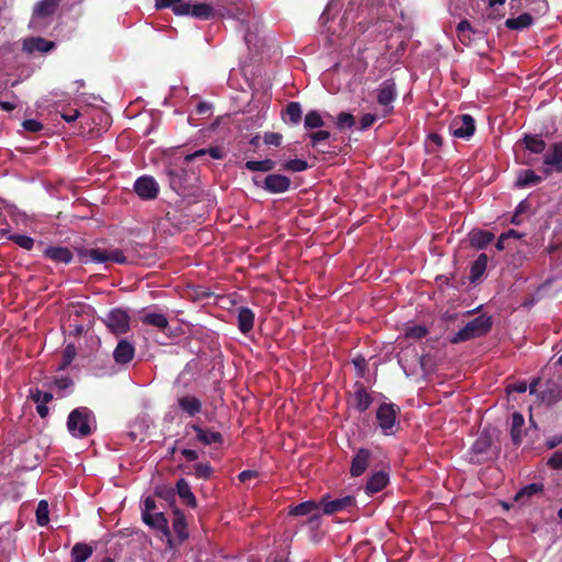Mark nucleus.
Instances as JSON below:
<instances>
[{"label": "nucleus", "instance_id": "f257e3e1", "mask_svg": "<svg viewBox=\"0 0 562 562\" xmlns=\"http://www.w3.org/2000/svg\"><path fill=\"white\" fill-rule=\"evenodd\" d=\"M95 428V418L93 412L80 406L70 412L67 419V429L75 438H86L90 436Z\"/></svg>", "mask_w": 562, "mask_h": 562}, {"label": "nucleus", "instance_id": "f03ea898", "mask_svg": "<svg viewBox=\"0 0 562 562\" xmlns=\"http://www.w3.org/2000/svg\"><path fill=\"white\" fill-rule=\"evenodd\" d=\"M76 254L78 256V261L82 265H87L90 262L93 263H106V262H115L123 265L126 262V257L123 251L119 248L114 249H102V248H85L77 247Z\"/></svg>", "mask_w": 562, "mask_h": 562}, {"label": "nucleus", "instance_id": "7ed1b4c3", "mask_svg": "<svg viewBox=\"0 0 562 562\" xmlns=\"http://www.w3.org/2000/svg\"><path fill=\"white\" fill-rule=\"evenodd\" d=\"M492 317L485 314L473 318L464 327L458 330L450 339L452 344H459L487 334L492 328Z\"/></svg>", "mask_w": 562, "mask_h": 562}, {"label": "nucleus", "instance_id": "20e7f679", "mask_svg": "<svg viewBox=\"0 0 562 562\" xmlns=\"http://www.w3.org/2000/svg\"><path fill=\"white\" fill-rule=\"evenodd\" d=\"M373 403V395L363 383L357 381L348 395V404L358 413H364Z\"/></svg>", "mask_w": 562, "mask_h": 562}, {"label": "nucleus", "instance_id": "39448f33", "mask_svg": "<svg viewBox=\"0 0 562 562\" xmlns=\"http://www.w3.org/2000/svg\"><path fill=\"white\" fill-rule=\"evenodd\" d=\"M103 322L114 335H123L130 330V315L122 308L111 310Z\"/></svg>", "mask_w": 562, "mask_h": 562}, {"label": "nucleus", "instance_id": "423d86ee", "mask_svg": "<svg viewBox=\"0 0 562 562\" xmlns=\"http://www.w3.org/2000/svg\"><path fill=\"white\" fill-rule=\"evenodd\" d=\"M400 407L393 403H382L375 414L379 427L385 435L393 434L392 428L396 423V416Z\"/></svg>", "mask_w": 562, "mask_h": 562}, {"label": "nucleus", "instance_id": "0eeeda50", "mask_svg": "<svg viewBox=\"0 0 562 562\" xmlns=\"http://www.w3.org/2000/svg\"><path fill=\"white\" fill-rule=\"evenodd\" d=\"M452 136L469 139L475 132V120L470 114L457 115L449 124Z\"/></svg>", "mask_w": 562, "mask_h": 562}, {"label": "nucleus", "instance_id": "6e6552de", "mask_svg": "<svg viewBox=\"0 0 562 562\" xmlns=\"http://www.w3.org/2000/svg\"><path fill=\"white\" fill-rule=\"evenodd\" d=\"M397 97L396 83L393 79L384 80L376 89V101L384 108V115L393 111V101Z\"/></svg>", "mask_w": 562, "mask_h": 562}, {"label": "nucleus", "instance_id": "1a4fd4ad", "mask_svg": "<svg viewBox=\"0 0 562 562\" xmlns=\"http://www.w3.org/2000/svg\"><path fill=\"white\" fill-rule=\"evenodd\" d=\"M223 15L237 20L245 26L247 33L250 31L251 21L256 18L251 5L246 2L235 3L226 8Z\"/></svg>", "mask_w": 562, "mask_h": 562}, {"label": "nucleus", "instance_id": "9d476101", "mask_svg": "<svg viewBox=\"0 0 562 562\" xmlns=\"http://www.w3.org/2000/svg\"><path fill=\"white\" fill-rule=\"evenodd\" d=\"M254 182L257 187H261L267 192L273 194L284 193L290 189L291 186L290 178L279 173L268 175L265 178L262 184H260L256 178H254Z\"/></svg>", "mask_w": 562, "mask_h": 562}, {"label": "nucleus", "instance_id": "9b49d317", "mask_svg": "<svg viewBox=\"0 0 562 562\" xmlns=\"http://www.w3.org/2000/svg\"><path fill=\"white\" fill-rule=\"evenodd\" d=\"M134 191L142 200H155L159 193V184L154 177L142 176L134 182Z\"/></svg>", "mask_w": 562, "mask_h": 562}, {"label": "nucleus", "instance_id": "f8f14e48", "mask_svg": "<svg viewBox=\"0 0 562 562\" xmlns=\"http://www.w3.org/2000/svg\"><path fill=\"white\" fill-rule=\"evenodd\" d=\"M543 172L549 176L552 170L562 173V142L551 145L543 157Z\"/></svg>", "mask_w": 562, "mask_h": 562}, {"label": "nucleus", "instance_id": "ddd939ff", "mask_svg": "<svg viewBox=\"0 0 562 562\" xmlns=\"http://www.w3.org/2000/svg\"><path fill=\"white\" fill-rule=\"evenodd\" d=\"M319 504L323 505V513L325 515H333L339 512L350 510V508L355 507L356 505V498L351 495H347L329 501L328 496L326 495L322 497Z\"/></svg>", "mask_w": 562, "mask_h": 562}, {"label": "nucleus", "instance_id": "4468645a", "mask_svg": "<svg viewBox=\"0 0 562 562\" xmlns=\"http://www.w3.org/2000/svg\"><path fill=\"white\" fill-rule=\"evenodd\" d=\"M187 429H192L196 435V441L201 442L204 446H222L224 442L223 435L220 431L203 428L198 424H189L187 425Z\"/></svg>", "mask_w": 562, "mask_h": 562}, {"label": "nucleus", "instance_id": "2eb2a0df", "mask_svg": "<svg viewBox=\"0 0 562 562\" xmlns=\"http://www.w3.org/2000/svg\"><path fill=\"white\" fill-rule=\"evenodd\" d=\"M371 460V451L364 448H360L357 450L356 454L352 458L350 474L353 477H358L362 475L370 463Z\"/></svg>", "mask_w": 562, "mask_h": 562}, {"label": "nucleus", "instance_id": "dca6fc26", "mask_svg": "<svg viewBox=\"0 0 562 562\" xmlns=\"http://www.w3.org/2000/svg\"><path fill=\"white\" fill-rule=\"evenodd\" d=\"M56 47L55 42L48 41L44 37H27L23 41V50L33 54L35 52L38 53H48Z\"/></svg>", "mask_w": 562, "mask_h": 562}, {"label": "nucleus", "instance_id": "f3484780", "mask_svg": "<svg viewBox=\"0 0 562 562\" xmlns=\"http://www.w3.org/2000/svg\"><path fill=\"white\" fill-rule=\"evenodd\" d=\"M187 11L179 13V15H191L194 19L206 21L215 16L214 8L207 3H194L187 2Z\"/></svg>", "mask_w": 562, "mask_h": 562}, {"label": "nucleus", "instance_id": "a211bd4d", "mask_svg": "<svg viewBox=\"0 0 562 562\" xmlns=\"http://www.w3.org/2000/svg\"><path fill=\"white\" fill-rule=\"evenodd\" d=\"M179 409L190 417H194L202 412V402L194 395H183L177 398Z\"/></svg>", "mask_w": 562, "mask_h": 562}, {"label": "nucleus", "instance_id": "6ab92c4d", "mask_svg": "<svg viewBox=\"0 0 562 562\" xmlns=\"http://www.w3.org/2000/svg\"><path fill=\"white\" fill-rule=\"evenodd\" d=\"M539 397L548 405L555 404L562 400V386L553 380L546 382L543 390L539 393Z\"/></svg>", "mask_w": 562, "mask_h": 562}, {"label": "nucleus", "instance_id": "aec40b11", "mask_svg": "<svg viewBox=\"0 0 562 562\" xmlns=\"http://www.w3.org/2000/svg\"><path fill=\"white\" fill-rule=\"evenodd\" d=\"M135 355V347L126 339H122L116 345L113 351V358L119 364H126L131 362Z\"/></svg>", "mask_w": 562, "mask_h": 562}, {"label": "nucleus", "instance_id": "412c9836", "mask_svg": "<svg viewBox=\"0 0 562 562\" xmlns=\"http://www.w3.org/2000/svg\"><path fill=\"white\" fill-rule=\"evenodd\" d=\"M43 255L45 258L50 259L56 263L68 265L72 261L74 255L67 248L63 246H50L44 249Z\"/></svg>", "mask_w": 562, "mask_h": 562}, {"label": "nucleus", "instance_id": "4be33fe9", "mask_svg": "<svg viewBox=\"0 0 562 562\" xmlns=\"http://www.w3.org/2000/svg\"><path fill=\"white\" fill-rule=\"evenodd\" d=\"M494 234L484 229H473L469 233V243L472 248L484 249L494 239Z\"/></svg>", "mask_w": 562, "mask_h": 562}, {"label": "nucleus", "instance_id": "5701e85b", "mask_svg": "<svg viewBox=\"0 0 562 562\" xmlns=\"http://www.w3.org/2000/svg\"><path fill=\"white\" fill-rule=\"evenodd\" d=\"M389 483V474L384 471L373 473L367 481L366 493L373 495L381 492Z\"/></svg>", "mask_w": 562, "mask_h": 562}, {"label": "nucleus", "instance_id": "b1692460", "mask_svg": "<svg viewBox=\"0 0 562 562\" xmlns=\"http://www.w3.org/2000/svg\"><path fill=\"white\" fill-rule=\"evenodd\" d=\"M143 521L151 528L161 531L166 536L170 535L168 520L161 512H156L151 515L143 514Z\"/></svg>", "mask_w": 562, "mask_h": 562}, {"label": "nucleus", "instance_id": "393cba45", "mask_svg": "<svg viewBox=\"0 0 562 562\" xmlns=\"http://www.w3.org/2000/svg\"><path fill=\"white\" fill-rule=\"evenodd\" d=\"M255 323V313L246 306H241L237 314V326L240 333L248 334L252 330Z\"/></svg>", "mask_w": 562, "mask_h": 562}, {"label": "nucleus", "instance_id": "a878e982", "mask_svg": "<svg viewBox=\"0 0 562 562\" xmlns=\"http://www.w3.org/2000/svg\"><path fill=\"white\" fill-rule=\"evenodd\" d=\"M60 0H41L33 10V19H46L55 13Z\"/></svg>", "mask_w": 562, "mask_h": 562}, {"label": "nucleus", "instance_id": "bb28decb", "mask_svg": "<svg viewBox=\"0 0 562 562\" xmlns=\"http://www.w3.org/2000/svg\"><path fill=\"white\" fill-rule=\"evenodd\" d=\"M176 490L179 497L191 508L196 507V498L191 491L189 483L184 479H179L176 483Z\"/></svg>", "mask_w": 562, "mask_h": 562}, {"label": "nucleus", "instance_id": "cd10ccee", "mask_svg": "<svg viewBox=\"0 0 562 562\" xmlns=\"http://www.w3.org/2000/svg\"><path fill=\"white\" fill-rule=\"evenodd\" d=\"M488 262L486 254H480L476 260L471 265L469 280L471 283H476L484 274Z\"/></svg>", "mask_w": 562, "mask_h": 562}, {"label": "nucleus", "instance_id": "c85d7f7f", "mask_svg": "<svg viewBox=\"0 0 562 562\" xmlns=\"http://www.w3.org/2000/svg\"><path fill=\"white\" fill-rule=\"evenodd\" d=\"M524 425H525L524 416L518 412L513 413L510 437H512V441L515 446H519L522 441Z\"/></svg>", "mask_w": 562, "mask_h": 562}, {"label": "nucleus", "instance_id": "c756f323", "mask_svg": "<svg viewBox=\"0 0 562 562\" xmlns=\"http://www.w3.org/2000/svg\"><path fill=\"white\" fill-rule=\"evenodd\" d=\"M319 503H316L315 501H306L302 502L297 505H293L289 507V515L293 517L297 516H310L314 512L319 509Z\"/></svg>", "mask_w": 562, "mask_h": 562}, {"label": "nucleus", "instance_id": "7c9ffc66", "mask_svg": "<svg viewBox=\"0 0 562 562\" xmlns=\"http://www.w3.org/2000/svg\"><path fill=\"white\" fill-rule=\"evenodd\" d=\"M521 142L525 148L533 154H541L546 150L547 144L540 135L526 134Z\"/></svg>", "mask_w": 562, "mask_h": 562}, {"label": "nucleus", "instance_id": "2f4dec72", "mask_svg": "<svg viewBox=\"0 0 562 562\" xmlns=\"http://www.w3.org/2000/svg\"><path fill=\"white\" fill-rule=\"evenodd\" d=\"M544 485L541 483H531L520 488L515 495V501L519 503H526L533 495L542 493Z\"/></svg>", "mask_w": 562, "mask_h": 562}, {"label": "nucleus", "instance_id": "473e14b6", "mask_svg": "<svg viewBox=\"0 0 562 562\" xmlns=\"http://www.w3.org/2000/svg\"><path fill=\"white\" fill-rule=\"evenodd\" d=\"M224 155H225L224 150L221 147L212 146L209 148H202V149L195 150L194 153L187 155L184 157V160L189 162L196 158H202L205 156H210L213 159H222V158H224Z\"/></svg>", "mask_w": 562, "mask_h": 562}, {"label": "nucleus", "instance_id": "72a5a7b5", "mask_svg": "<svg viewBox=\"0 0 562 562\" xmlns=\"http://www.w3.org/2000/svg\"><path fill=\"white\" fill-rule=\"evenodd\" d=\"M533 18L529 13H521L517 18H509L505 21V26L509 30L520 31L531 26Z\"/></svg>", "mask_w": 562, "mask_h": 562}, {"label": "nucleus", "instance_id": "f704fd0d", "mask_svg": "<svg viewBox=\"0 0 562 562\" xmlns=\"http://www.w3.org/2000/svg\"><path fill=\"white\" fill-rule=\"evenodd\" d=\"M283 120L292 125H297L302 120V108L299 102H290L284 110Z\"/></svg>", "mask_w": 562, "mask_h": 562}, {"label": "nucleus", "instance_id": "c9c22d12", "mask_svg": "<svg viewBox=\"0 0 562 562\" xmlns=\"http://www.w3.org/2000/svg\"><path fill=\"white\" fill-rule=\"evenodd\" d=\"M142 323L165 330L169 326L168 318L161 313H147L140 318Z\"/></svg>", "mask_w": 562, "mask_h": 562}, {"label": "nucleus", "instance_id": "e433bc0d", "mask_svg": "<svg viewBox=\"0 0 562 562\" xmlns=\"http://www.w3.org/2000/svg\"><path fill=\"white\" fill-rule=\"evenodd\" d=\"M93 553V548L83 542H77L71 549L72 562H86Z\"/></svg>", "mask_w": 562, "mask_h": 562}, {"label": "nucleus", "instance_id": "4c0bfd02", "mask_svg": "<svg viewBox=\"0 0 562 562\" xmlns=\"http://www.w3.org/2000/svg\"><path fill=\"white\" fill-rule=\"evenodd\" d=\"M542 181V178L535 173V171L527 169L521 170L518 175V178L516 180V187L518 188H526L531 187L540 183Z\"/></svg>", "mask_w": 562, "mask_h": 562}, {"label": "nucleus", "instance_id": "58836bf2", "mask_svg": "<svg viewBox=\"0 0 562 562\" xmlns=\"http://www.w3.org/2000/svg\"><path fill=\"white\" fill-rule=\"evenodd\" d=\"M186 473L187 474H192L196 479L207 481V480H210L213 476L214 469L207 462H205V463L200 462V463H195L192 467V470L187 471Z\"/></svg>", "mask_w": 562, "mask_h": 562}, {"label": "nucleus", "instance_id": "ea45409f", "mask_svg": "<svg viewBox=\"0 0 562 562\" xmlns=\"http://www.w3.org/2000/svg\"><path fill=\"white\" fill-rule=\"evenodd\" d=\"M155 7L157 9L170 8L176 15L186 12L188 9L187 2L183 0H156Z\"/></svg>", "mask_w": 562, "mask_h": 562}, {"label": "nucleus", "instance_id": "a19ab883", "mask_svg": "<svg viewBox=\"0 0 562 562\" xmlns=\"http://www.w3.org/2000/svg\"><path fill=\"white\" fill-rule=\"evenodd\" d=\"M172 527L179 539L184 540L188 537L186 518L179 509L175 510Z\"/></svg>", "mask_w": 562, "mask_h": 562}, {"label": "nucleus", "instance_id": "79ce46f5", "mask_svg": "<svg viewBox=\"0 0 562 562\" xmlns=\"http://www.w3.org/2000/svg\"><path fill=\"white\" fill-rule=\"evenodd\" d=\"M276 167V162L272 159L263 160H248L245 164V168L250 171H271Z\"/></svg>", "mask_w": 562, "mask_h": 562}, {"label": "nucleus", "instance_id": "37998d69", "mask_svg": "<svg viewBox=\"0 0 562 562\" xmlns=\"http://www.w3.org/2000/svg\"><path fill=\"white\" fill-rule=\"evenodd\" d=\"M325 125L323 116L316 110H311L306 113L304 117V127L306 130L319 128Z\"/></svg>", "mask_w": 562, "mask_h": 562}, {"label": "nucleus", "instance_id": "c03bdc74", "mask_svg": "<svg viewBox=\"0 0 562 562\" xmlns=\"http://www.w3.org/2000/svg\"><path fill=\"white\" fill-rule=\"evenodd\" d=\"M183 170H169L168 178L169 184L173 191L177 193H181L184 189L183 187Z\"/></svg>", "mask_w": 562, "mask_h": 562}, {"label": "nucleus", "instance_id": "a18cd8bd", "mask_svg": "<svg viewBox=\"0 0 562 562\" xmlns=\"http://www.w3.org/2000/svg\"><path fill=\"white\" fill-rule=\"evenodd\" d=\"M356 125V117L349 112H340L336 117V127L339 131L352 128Z\"/></svg>", "mask_w": 562, "mask_h": 562}, {"label": "nucleus", "instance_id": "49530a36", "mask_svg": "<svg viewBox=\"0 0 562 562\" xmlns=\"http://www.w3.org/2000/svg\"><path fill=\"white\" fill-rule=\"evenodd\" d=\"M492 445V440L488 435L482 434L474 441L472 446V451L477 454L486 453Z\"/></svg>", "mask_w": 562, "mask_h": 562}, {"label": "nucleus", "instance_id": "de8ad7c7", "mask_svg": "<svg viewBox=\"0 0 562 562\" xmlns=\"http://www.w3.org/2000/svg\"><path fill=\"white\" fill-rule=\"evenodd\" d=\"M35 515H36V522L40 525V526H46L49 521V509H48V503L44 499H42L38 504H37V508H36V512H35Z\"/></svg>", "mask_w": 562, "mask_h": 562}, {"label": "nucleus", "instance_id": "09e8293b", "mask_svg": "<svg viewBox=\"0 0 562 562\" xmlns=\"http://www.w3.org/2000/svg\"><path fill=\"white\" fill-rule=\"evenodd\" d=\"M308 167L310 166L306 160L299 159V158L290 159L282 165V169L292 171V172H301V171L306 170Z\"/></svg>", "mask_w": 562, "mask_h": 562}, {"label": "nucleus", "instance_id": "8fccbe9b", "mask_svg": "<svg viewBox=\"0 0 562 562\" xmlns=\"http://www.w3.org/2000/svg\"><path fill=\"white\" fill-rule=\"evenodd\" d=\"M538 382H539V379H536L528 386L525 381H521V382L508 385L507 392L508 393H510V392L525 393L527 391V389H529V393L533 394V393H536V387H537Z\"/></svg>", "mask_w": 562, "mask_h": 562}, {"label": "nucleus", "instance_id": "3c124183", "mask_svg": "<svg viewBox=\"0 0 562 562\" xmlns=\"http://www.w3.org/2000/svg\"><path fill=\"white\" fill-rule=\"evenodd\" d=\"M8 239L12 240L18 246H20L21 248H23L25 250H31L34 247V239L26 235L13 234V235H10L8 237Z\"/></svg>", "mask_w": 562, "mask_h": 562}, {"label": "nucleus", "instance_id": "603ef678", "mask_svg": "<svg viewBox=\"0 0 562 562\" xmlns=\"http://www.w3.org/2000/svg\"><path fill=\"white\" fill-rule=\"evenodd\" d=\"M30 398L36 404H47L53 400V394L40 389H32L30 390Z\"/></svg>", "mask_w": 562, "mask_h": 562}, {"label": "nucleus", "instance_id": "864d4df0", "mask_svg": "<svg viewBox=\"0 0 562 562\" xmlns=\"http://www.w3.org/2000/svg\"><path fill=\"white\" fill-rule=\"evenodd\" d=\"M471 32H472V26L468 20L464 19L459 22V24L457 26V33H458V37L460 38V41L462 43L471 40V36H470Z\"/></svg>", "mask_w": 562, "mask_h": 562}, {"label": "nucleus", "instance_id": "5fc2aeb1", "mask_svg": "<svg viewBox=\"0 0 562 562\" xmlns=\"http://www.w3.org/2000/svg\"><path fill=\"white\" fill-rule=\"evenodd\" d=\"M428 334V329L425 325H415L408 327L405 331L407 338L422 339Z\"/></svg>", "mask_w": 562, "mask_h": 562}, {"label": "nucleus", "instance_id": "6e6d98bb", "mask_svg": "<svg viewBox=\"0 0 562 562\" xmlns=\"http://www.w3.org/2000/svg\"><path fill=\"white\" fill-rule=\"evenodd\" d=\"M312 147H316L321 142L326 140L330 137L328 131H317L308 134Z\"/></svg>", "mask_w": 562, "mask_h": 562}, {"label": "nucleus", "instance_id": "4d7b16f0", "mask_svg": "<svg viewBox=\"0 0 562 562\" xmlns=\"http://www.w3.org/2000/svg\"><path fill=\"white\" fill-rule=\"evenodd\" d=\"M322 524V514L319 509L314 512L308 518L304 521V525H307L312 530H317Z\"/></svg>", "mask_w": 562, "mask_h": 562}, {"label": "nucleus", "instance_id": "13d9d810", "mask_svg": "<svg viewBox=\"0 0 562 562\" xmlns=\"http://www.w3.org/2000/svg\"><path fill=\"white\" fill-rule=\"evenodd\" d=\"M352 363L357 370V374L360 376V378H363L364 374H366V371H367V360L363 356H357L353 360H352Z\"/></svg>", "mask_w": 562, "mask_h": 562}, {"label": "nucleus", "instance_id": "bf43d9fd", "mask_svg": "<svg viewBox=\"0 0 562 562\" xmlns=\"http://www.w3.org/2000/svg\"><path fill=\"white\" fill-rule=\"evenodd\" d=\"M22 126L25 131L31 133H37L44 128V125L40 121L33 119L23 121Z\"/></svg>", "mask_w": 562, "mask_h": 562}, {"label": "nucleus", "instance_id": "052dcab7", "mask_svg": "<svg viewBox=\"0 0 562 562\" xmlns=\"http://www.w3.org/2000/svg\"><path fill=\"white\" fill-rule=\"evenodd\" d=\"M263 142L267 145H272V146L279 147L282 142V135L279 133H274V132L265 133Z\"/></svg>", "mask_w": 562, "mask_h": 562}, {"label": "nucleus", "instance_id": "680f3d73", "mask_svg": "<svg viewBox=\"0 0 562 562\" xmlns=\"http://www.w3.org/2000/svg\"><path fill=\"white\" fill-rule=\"evenodd\" d=\"M547 464L554 470H562V451H555L547 461Z\"/></svg>", "mask_w": 562, "mask_h": 562}, {"label": "nucleus", "instance_id": "e2e57ef3", "mask_svg": "<svg viewBox=\"0 0 562 562\" xmlns=\"http://www.w3.org/2000/svg\"><path fill=\"white\" fill-rule=\"evenodd\" d=\"M376 119H378L376 115L375 114H371V113H367V114L362 115L361 119H360L359 130L360 131L368 130L369 127H371L376 122Z\"/></svg>", "mask_w": 562, "mask_h": 562}, {"label": "nucleus", "instance_id": "0e129e2a", "mask_svg": "<svg viewBox=\"0 0 562 562\" xmlns=\"http://www.w3.org/2000/svg\"><path fill=\"white\" fill-rule=\"evenodd\" d=\"M156 508H157V505H156V502H155L154 497L147 496L144 499V508H143L142 515L143 514L151 515L153 513H156L155 512Z\"/></svg>", "mask_w": 562, "mask_h": 562}, {"label": "nucleus", "instance_id": "69168bd1", "mask_svg": "<svg viewBox=\"0 0 562 562\" xmlns=\"http://www.w3.org/2000/svg\"><path fill=\"white\" fill-rule=\"evenodd\" d=\"M76 355H77V349H76L75 345L69 344L64 349L63 358L66 359V363H71L72 360L76 358Z\"/></svg>", "mask_w": 562, "mask_h": 562}, {"label": "nucleus", "instance_id": "338daca9", "mask_svg": "<svg viewBox=\"0 0 562 562\" xmlns=\"http://www.w3.org/2000/svg\"><path fill=\"white\" fill-rule=\"evenodd\" d=\"M54 384L58 390H66L72 386L74 382L68 376H61L54 380Z\"/></svg>", "mask_w": 562, "mask_h": 562}, {"label": "nucleus", "instance_id": "774afa93", "mask_svg": "<svg viewBox=\"0 0 562 562\" xmlns=\"http://www.w3.org/2000/svg\"><path fill=\"white\" fill-rule=\"evenodd\" d=\"M80 116V112L78 110H70L68 112L61 113L63 120L67 123L75 122Z\"/></svg>", "mask_w": 562, "mask_h": 562}]
</instances>
